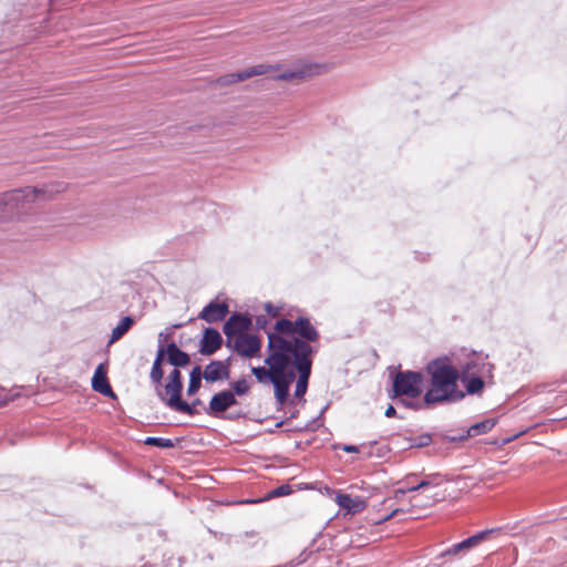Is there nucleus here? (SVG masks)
Returning a JSON list of instances; mask_svg holds the SVG:
<instances>
[{
	"label": "nucleus",
	"instance_id": "nucleus-1",
	"mask_svg": "<svg viewBox=\"0 0 567 567\" xmlns=\"http://www.w3.org/2000/svg\"><path fill=\"white\" fill-rule=\"evenodd\" d=\"M424 371L430 377V389L424 393L427 406L454 403L465 398V393L457 388L462 375L450 355L430 360Z\"/></svg>",
	"mask_w": 567,
	"mask_h": 567
},
{
	"label": "nucleus",
	"instance_id": "nucleus-2",
	"mask_svg": "<svg viewBox=\"0 0 567 567\" xmlns=\"http://www.w3.org/2000/svg\"><path fill=\"white\" fill-rule=\"evenodd\" d=\"M264 362L265 365L262 367H252L251 373L259 383L274 385V395L276 403L279 405L277 410H280L289 401L290 386L293 382L292 372L287 371L285 373L290 358L270 342V347H267V357Z\"/></svg>",
	"mask_w": 567,
	"mask_h": 567
},
{
	"label": "nucleus",
	"instance_id": "nucleus-3",
	"mask_svg": "<svg viewBox=\"0 0 567 567\" xmlns=\"http://www.w3.org/2000/svg\"><path fill=\"white\" fill-rule=\"evenodd\" d=\"M65 189L64 183H50L41 187L27 186L0 194V220L19 218L37 200L51 199Z\"/></svg>",
	"mask_w": 567,
	"mask_h": 567
},
{
	"label": "nucleus",
	"instance_id": "nucleus-4",
	"mask_svg": "<svg viewBox=\"0 0 567 567\" xmlns=\"http://www.w3.org/2000/svg\"><path fill=\"white\" fill-rule=\"evenodd\" d=\"M295 336L291 341L278 338L279 349H281L290 359L313 360L318 349L311 343L317 342L320 333L311 323L308 317H297L295 319Z\"/></svg>",
	"mask_w": 567,
	"mask_h": 567
},
{
	"label": "nucleus",
	"instance_id": "nucleus-5",
	"mask_svg": "<svg viewBox=\"0 0 567 567\" xmlns=\"http://www.w3.org/2000/svg\"><path fill=\"white\" fill-rule=\"evenodd\" d=\"M423 374L419 371H399L392 377L391 399L406 396L415 399L422 393Z\"/></svg>",
	"mask_w": 567,
	"mask_h": 567
},
{
	"label": "nucleus",
	"instance_id": "nucleus-6",
	"mask_svg": "<svg viewBox=\"0 0 567 567\" xmlns=\"http://www.w3.org/2000/svg\"><path fill=\"white\" fill-rule=\"evenodd\" d=\"M312 361L313 360H296L290 359V362L288 363V368L285 371H291L293 374V381L296 380V389L293 396L296 399H299L302 401V403L306 402L305 394L308 390L309 379L311 377V370H312Z\"/></svg>",
	"mask_w": 567,
	"mask_h": 567
},
{
	"label": "nucleus",
	"instance_id": "nucleus-7",
	"mask_svg": "<svg viewBox=\"0 0 567 567\" xmlns=\"http://www.w3.org/2000/svg\"><path fill=\"white\" fill-rule=\"evenodd\" d=\"M157 398L167 405L175 401L183 393L184 384L179 368H175L169 372L164 388L154 385Z\"/></svg>",
	"mask_w": 567,
	"mask_h": 567
},
{
	"label": "nucleus",
	"instance_id": "nucleus-8",
	"mask_svg": "<svg viewBox=\"0 0 567 567\" xmlns=\"http://www.w3.org/2000/svg\"><path fill=\"white\" fill-rule=\"evenodd\" d=\"M228 411L227 406V398L225 390H221L219 392H216L213 394V396L209 400V403L207 406H204V412L213 417L227 420V421H237L240 417H245L244 412H230L226 413Z\"/></svg>",
	"mask_w": 567,
	"mask_h": 567
},
{
	"label": "nucleus",
	"instance_id": "nucleus-9",
	"mask_svg": "<svg viewBox=\"0 0 567 567\" xmlns=\"http://www.w3.org/2000/svg\"><path fill=\"white\" fill-rule=\"evenodd\" d=\"M251 327L252 320L248 315L239 312L230 315L223 326V332L226 336L225 346L230 348L233 338L238 334L246 333V331L250 330Z\"/></svg>",
	"mask_w": 567,
	"mask_h": 567
},
{
	"label": "nucleus",
	"instance_id": "nucleus-10",
	"mask_svg": "<svg viewBox=\"0 0 567 567\" xmlns=\"http://www.w3.org/2000/svg\"><path fill=\"white\" fill-rule=\"evenodd\" d=\"M243 358H254L261 349V340L258 336L251 333L238 334L231 340L229 348Z\"/></svg>",
	"mask_w": 567,
	"mask_h": 567
},
{
	"label": "nucleus",
	"instance_id": "nucleus-11",
	"mask_svg": "<svg viewBox=\"0 0 567 567\" xmlns=\"http://www.w3.org/2000/svg\"><path fill=\"white\" fill-rule=\"evenodd\" d=\"M278 66L267 65V64H257L245 70H240L234 73L221 75L217 79V83L219 85H230L237 82L245 81L252 76L264 75L271 70H277Z\"/></svg>",
	"mask_w": 567,
	"mask_h": 567
},
{
	"label": "nucleus",
	"instance_id": "nucleus-12",
	"mask_svg": "<svg viewBox=\"0 0 567 567\" xmlns=\"http://www.w3.org/2000/svg\"><path fill=\"white\" fill-rule=\"evenodd\" d=\"M487 355L476 353L473 351L467 355L466 361L460 365L458 371L462 375L461 379H466L467 375L478 374L482 375L485 372H491L493 365L487 362Z\"/></svg>",
	"mask_w": 567,
	"mask_h": 567
},
{
	"label": "nucleus",
	"instance_id": "nucleus-13",
	"mask_svg": "<svg viewBox=\"0 0 567 567\" xmlns=\"http://www.w3.org/2000/svg\"><path fill=\"white\" fill-rule=\"evenodd\" d=\"M494 532H495V529L481 530V532L463 539L462 542L452 545L451 547H449L447 549L442 551L437 556V558H444L446 556H456L461 553L467 551V550L476 547L477 545H480L485 539H487V537Z\"/></svg>",
	"mask_w": 567,
	"mask_h": 567
},
{
	"label": "nucleus",
	"instance_id": "nucleus-14",
	"mask_svg": "<svg viewBox=\"0 0 567 567\" xmlns=\"http://www.w3.org/2000/svg\"><path fill=\"white\" fill-rule=\"evenodd\" d=\"M224 340L220 332L213 328L206 327L203 330V338L199 341V353L202 355H213L216 353L223 346Z\"/></svg>",
	"mask_w": 567,
	"mask_h": 567
},
{
	"label": "nucleus",
	"instance_id": "nucleus-15",
	"mask_svg": "<svg viewBox=\"0 0 567 567\" xmlns=\"http://www.w3.org/2000/svg\"><path fill=\"white\" fill-rule=\"evenodd\" d=\"M204 380L207 383H216L228 380L230 375V362L227 360H213L203 370Z\"/></svg>",
	"mask_w": 567,
	"mask_h": 567
},
{
	"label": "nucleus",
	"instance_id": "nucleus-16",
	"mask_svg": "<svg viewBox=\"0 0 567 567\" xmlns=\"http://www.w3.org/2000/svg\"><path fill=\"white\" fill-rule=\"evenodd\" d=\"M275 330L267 332L268 343L267 347H270V342L274 344L275 348H279L278 338H281L286 341H291V338L295 336V320H289L287 318H281L276 321L275 323Z\"/></svg>",
	"mask_w": 567,
	"mask_h": 567
},
{
	"label": "nucleus",
	"instance_id": "nucleus-17",
	"mask_svg": "<svg viewBox=\"0 0 567 567\" xmlns=\"http://www.w3.org/2000/svg\"><path fill=\"white\" fill-rule=\"evenodd\" d=\"M495 424H496L495 419H486V420H483L481 422L473 424L466 431H463L458 435H444L443 439L446 442H451V443L462 442V441H465L467 437H473V436L482 435V434L489 432L495 426Z\"/></svg>",
	"mask_w": 567,
	"mask_h": 567
},
{
	"label": "nucleus",
	"instance_id": "nucleus-18",
	"mask_svg": "<svg viewBox=\"0 0 567 567\" xmlns=\"http://www.w3.org/2000/svg\"><path fill=\"white\" fill-rule=\"evenodd\" d=\"M228 313L229 307L226 302L213 300L202 309L198 318L208 323H214L224 320Z\"/></svg>",
	"mask_w": 567,
	"mask_h": 567
},
{
	"label": "nucleus",
	"instance_id": "nucleus-19",
	"mask_svg": "<svg viewBox=\"0 0 567 567\" xmlns=\"http://www.w3.org/2000/svg\"><path fill=\"white\" fill-rule=\"evenodd\" d=\"M91 385H92V389L97 393H101V394L112 398V399L116 398V394L114 393V391L109 382L107 372H106V369L103 363H100L96 367L94 374L92 377Z\"/></svg>",
	"mask_w": 567,
	"mask_h": 567
},
{
	"label": "nucleus",
	"instance_id": "nucleus-20",
	"mask_svg": "<svg viewBox=\"0 0 567 567\" xmlns=\"http://www.w3.org/2000/svg\"><path fill=\"white\" fill-rule=\"evenodd\" d=\"M168 357V343L167 344H158L155 359L153 361L151 371H150V380L153 385H161L164 377L163 362L167 361Z\"/></svg>",
	"mask_w": 567,
	"mask_h": 567
},
{
	"label": "nucleus",
	"instance_id": "nucleus-21",
	"mask_svg": "<svg viewBox=\"0 0 567 567\" xmlns=\"http://www.w3.org/2000/svg\"><path fill=\"white\" fill-rule=\"evenodd\" d=\"M171 410L183 413L189 416H194L199 414L198 406H205L203 401L199 398L194 399L192 402H187L179 395L175 401H172L166 405Z\"/></svg>",
	"mask_w": 567,
	"mask_h": 567
},
{
	"label": "nucleus",
	"instance_id": "nucleus-22",
	"mask_svg": "<svg viewBox=\"0 0 567 567\" xmlns=\"http://www.w3.org/2000/svg\"><path fill=\"white\" fill-rule=\"evenodd\" d=\"M337 504L350 514L361 513L367 507V502L361 497H352L350 494L339 493L336 497Z\"/></svg>",
	"mask_w": 567,
	"mask_h": 567
},
{
	"label": "nucleus",
	"instance_id": "nucleus-23",
	"mask_svg": "<svg viewBox=\"0 0 567 567\" xmlns=\"http://www.w3.org/2000/svg\"><path fill=\"white\" fill-rule=\"evenodd\" d=\"M167 362L175 368H184L190 363V355L172 341L168 343Z\"/></svg>",
	"mask_w": 567,
	"mask_h": 567
},
{
	"label": "nucleus",
	"instance_id": "nucleus-24",
	"mask_svg": "<svg viewBox=\"0 0 567 567\" xmlns=\"http://www.w3.org/2000/svg\"><path fill=\"white\" fill-rule=\"evenodd\" d=\"M204 379L203 370L199 365L193 367L189 372V380L186 390L188 396H193L198 393L202 388V380Z\"/></svg>",
	"mask_w": 567,
	"mask_h": 567
},
{
	"label": "nucleus",
	"instance_id": "nucleus-25",
	"mask_svg": "<svg viewBox=\"0 0 567 567\" xmlns=\"http://www.w3.org/2000/svg\"><path fill=\"white\" fill-rule=\"evenodd\" d=\"M464 385H465V395L468 394V395H474V394H478L483 391L484 386H485V382L482 378V375H478V374H472V375H467L466 379H460Z\"/></svg>",
	"mask_w": 567,
	"mask_h": 567
},
{
	"label": "nucleus",
	"instance_id": "nucleus-26",
	"mask_svg": "<svg viewBox=\"0 0 567 567\" xmlns=\"http://www.w3.org/2000/svg\"><path fill=\"white\" fill-rule=\"evenodd\" d=\"M291 493H292L291 486L289 484H282V485L271 489L270 492H268L264 498H250V499L243 501L241 503L243 504H258L264 501H269L271 498L287 496Z\"/></svg>",
	"mask_w": 567,
	"mask_h": 567
},
{
	"label": "nucleus",
	"instance_id": "nucleus-27",
	"mask_svg": "<svg viewBox=\"0 0 567 567\" xmlns=\"http://www.w3.org/2000/svg\"><path fill=\"white\" fill-rule=\"evenodd\" d=\"M134 318L131 316H125L121 319L117 326L112 330L111 338L109 343H113L120 340L134 324Z\"/></svg>",
	"mask_w": 567,
	"mask_h": 567
},
{
	"label": "nucleus",
	"instance_id": "nucleus-28",
	"mask_svg": "<svg viewBox=\"0 0 567 567\" xmlns=\"http://www.w3.org/2000/svg\"><path fill=\"white\" fill-rule=\"evenodd\" d=\"M441 477L442 475L440 473L427 474L423 480L416 483L415 486H408V489L416 492L422 488L439 486L441 484Z\"/></svg>",
	"mask_w": 567,
	"mask_h": 567
},
{
	"label": "nucleus",
	"instance_id": "nucleus-29",
	"mask_svg": "<svg viewBox=\"0 0 567 567\" xmlns=\"http://www.w3.org/2000/svg\"><path fill=\"white\" fill-rule=\"evenodd\" d=\"M307 75L306 70H296V71H286L281 73H277L271 75V80L276 81H292V80H302Z\"/></svg>",
	"mask_w": 567,
	"mask_h": 567
},
{
	"label": "nucleus",
	"instance_id": "nucleus-30",
	"mask_svg": "<svg viewBox=\"0 0 567 567\" xmlns=\"http://www.w3.org/2000/svg\"><path fill=\"white\" fill-rule=\"evenodd\" d=\"M250 383L246 380V378H240L229 384V390L238 396L247 395L250 391Z\"/></svg>",
	"mask_w": 567,
	"mask_h": 567
},
{
	"label": "nucleus",
	"instance_id": "nucleus-31",
	"mask_svg": "<svg viewBox=\"0 0 567 567\" xmlns=\"http://www.w3.org/2000/svg\"><path fill=\"white\" fill-rule=\"evenodd\" d=\"M144 444L159 449H173L175 446V442L173 440L158 436H147L144 440Z\"/></svg>",
	"mask_w": 567,
	"mask_h": 567
},
{
	"label": "nucleus",
	"instance_id": "nucleus-32",
	"mask_svg": "<svg viewBox=\"0 0 567 567\" xmlns=\"http://www.w3.org/2000/svg\"><path fill=\"white\" fill-rule=\"evenodd\" d=\"M395 400H396L398 404H401L402 406H404L406 409L414 410V411H419V410H422L424 408H429L424 403V400L423 401H414L413 399H410V398H406V396L396 398Z\"/></svg>",
	"mask_w": 567,
	"mask_h": 567
},
{
	"label": "nucleus",
	"instance_id": "nucleus-33",
	"mask_svg": "<svg viewBox=\"0 0 567 567\" xmlns=\"http://www.w3.org/2000/svg\"><path fill=\"white\" fill-rule=\"evenodd\" d=\"M410 447H425L432 443V435L429 433H423L415 437H410Z\"/></svg>",
	"mask_w": 567,
	"mask_h": 567
},
{
	"label": "nucleus",
	"instance_id": "nucleus-34",
	"mask_svg": "<svg viewBox=\"0 0 567 567\" xmlns=\"http://www.w3.org/2000/svg\"><path fill=\"white\" fill-rule=\"evenodd\" d=\"M319 420H320V417L317 416V417L310 420L309 422H307L303 426L295 427L293 431H296V432H315L322 425V423H320Z\"/></svg>",
	"mask_w": 567,
	"mask_h": 567
},
{
	"label": "nucleus",
	"instance_id": "nucleus-35",
	"mask_svg": "<svg viewBox=\"0 0 567 567\" xmlns=\"http://www.w3.org/2000/svg\"><path fill=\"white\" fill-rule=\"evenodd\" d=\"M19 393H13L12 390H7L0 386V408L6 406L9 402L13 401Z\"/></svg>",
	"mask_w": 567,
	"mask_h": 567
},
{
	"label": "nucleus",
	"instance_id": "nucleus-36",
	"mask_svg": "<svg viewBox=\"0 0 567 567\" xmlns=\"http://www.w3.org/2000/svg\"><path fill=\"white\" fill-rule=\"evenodd\" d=\"M225 392H226V398H227V406H228V410L233 406H236L239 401H238V395L235 394L234 392H231L229 389H225Z\"/></svg>",
	"mask_w": 567,
	"mask_h": 567
},
{
	"label": "nucleus",
	"instance_id": "nucleus-37",
	"mask_svg": "<svg viewBox=\"0 0 567 567\" xmlns=\"http://www.w3.org/2000/svg\"><path fill=\"white\" fill-rule=\"evenodd\" d=\"M268 322H269V320L265 315L257 316L255 319L256 329H258V330L266 329Z\"/></svg>",
	"mask_w": 567,
	"mask_h": 567
},
{
	"label": "nucleus",
	"instance_id": "nucleus-38",
	"mask_svg": "<svg viewBox=\"0 0 567 567\" xmlns=\"http://www.w3.org/2000/svg\"><path fill=\"white\" fill-rule=\"evenodd\" d=\"M264 308L265 311L271 317H276L279 312V308L274 306L271 302H266Z\"/></svg>",
	"mask_w": 567,
	"mask_h": 567
},
{
	"label": "nucleus",
	"instance_id": "nucleus-39",
	"mask_svg": "<svg viewBox=\"0 0 567 567\" xmlns=\"http://www.w3.org/2000/svg\"><path fill=\"white\" fill-rule=\"evenodd\" d=\"M417 476V474L415 473H412V474H409L408 476H405V478L400 482L401 484H403L404 486H415L416 483L413 482V480Z\"/></svg>",
	"mask_w": 567,
	"mask_h": 567
},
{
	"label": "nucleus",
	"instance_id": "nucleus-40",
	"mask_svg": "<svg viewBox=\"0 0 567 567\" xmlns=\"http://www.w3.org/2000/svg\"><path fill=\"white\" fill-rule=\"evenodd\" d=\"M171 337L169 331H161L158 333V344H165V341Z\"/></svg>",
	"mask_w": 567,
	"mask_h": 567
},
{
	"label": "nucleus",
	"instance_id": "nucleus-41",
	"mask_svg": "<svg viewBox=\"0 0 567 567\" xmlns=\"http://www.w3.org/2000/svg\"><path fill=\"white\" fill-rule=\"evenodd\" d=\"M384 415L386 417H395L396 416L395 408L392 404H389L386 410H385V412H384Z\"/></svg>",
	"mask_w": 567,
	"mask_h": 567
},
{
	"label": "nucleus",
	"instance_id": "nucleus-42",
	"mask_svg": "<svg viewBox=\"0 0 567 567\" xmlns=\"http://www.w3.org/2000/svg\"><path fill=\"white\" fill-rule=\"evenodd\" d=\"M341 449H342V451H344L347 453H358L359 452V447L357 445H351V444H344Z\"/></svg>",
	"mask_w": 567,
	"mask_h": 567
},
{
	"label": "nucleus",
	"instance_id": "nucleus-43",
	"mask_svg": "<svg viewBox=\"0 0 567 567\" xmlns=\"http://www.w3.org/2000/svg\"><path fill=\"white\" fill-rule=\"evenodd\" d=\"M408 492H411L410 489H408V486H403L401 488H398L395 489L394 492V496L395 498H401L403 495H405V493Z\"/></svg>",
	"mask_w": 567,
	"mask_h": 567
},
{
	"label": "nucleus",
	"instance_id": "nucleus-44",
	"mask_svg": "<svg viewBox=\"0 0 567 567\" xmlns=\"http://www.w3.org/2000/svg\"><path fill=\"white\" fill-rule=\"evenodd\" d=\"M399 513H403V509L396 508V509L392 511L386 517L383 518V520H388V519L396 516Z\"/></svg>",
	"mask_w": 567,
	"mask_h": 567
},
{
	"label": "nucleus",
	"instance_id": "nucleus-45",
	"mask_svg": "<svg viewBox=\"0 0 567 567\" xmlns=\"http://www.w3.org/2000/svg\"><path fill=\"white\" fill-rule=\"evenodd\" d=\"M298 414H299L298 410L291 411V413H290L289 417L287 419V421L296 419L298 416Z\"/></svg>",
	"mask_w": 567,
	"mask_h": 567
},
{
	"label": "nucleus",
	"instance_id": "nucleus-46",
	"mask_svg": "<svg viewBox=\"0 0 567 567\" xmlns=\"http://www.w3.org/2000/svg\"><path fill=\"white\" fill-rule=\"evenodd\" d=\"M328 408H329V404H326L323 408H321V411H320V413H319L318 417H320V419H321V417H322V415H323V414L326 413V411L328 410Z\"/></svg>",
	"mask_w": 567,
	"mask_h": 567
},
{
	"label": "nucleus",
	"instance_id": "nucleus-47",
	"mask_svg": "<svg viewBox=\"0 0 567 567\" xmlns=\"http://www.w3.org/2000/svg\"><path fill=\"white\" fill-rule=\"evenodd\" d=\"M178 567H183L184 564H185V558L184 557H178Z\"/></svg>",
	"mask_w": 567,
	"mask_h": 567
},
{
	"label": "nucleus",
	"instance_id": "nucleus-48",
	"mask_svg": "<svg viewBox=\"0 0 567 567\" xmlns=\"http://www.w3.org/2000/svg\"><path fill=\"white\" fill-rule=\"evenodd\" d=\"M286 423H287V419L286 420H281V421L276 423V427H280V426H282Z\"/></svg>",
	"mask_w": 567,
	"mask_h": 567
},
{
	"label": "nucleus",
	"instance_id": "nucleus-49",
	"mask_svg": "<svg viewBox=\"0 0 567 567\" xmlns=\"http://www.w3.org/2000/svg\"><path fill=\"white\" fill-rule=\"evenodd\" d=\"M182 327H183V323H176V324L173 326V329H179Z\"/></svg>",
	"mask_w": 567,
	"mask_h": 567
},
{
	"label": "nucleus",
	"instance_id": "nucleus-50",
	"mask_svg": "<svg viewBox=\"0 0 567 567\" xmlns=\"http://www.w3.org/2000/svg\"><path fill=\"white\" fill-rule=\"evenodd\" d=\"M158 533L161 534V536L165 535V533L163 530H159Z\"/></svg>",
	"mask_w": 567,
	"mask_h": 567
},
{
	"label": "nucleus",
	"instance_id": "nucleus-51",
	"mask_svg": "<svg viewBox=\"0 0 567 567\" xmlns=\"http://www.w3.org/2000/svg\"><path fill=\"white\" fill-rule=\"evenodd\" d=\"M142 567H148V566H147V565H144V566H142Z\"/></svg>",
	"mask_w": 567,
	"mask_h": 567
}]
</instances>
